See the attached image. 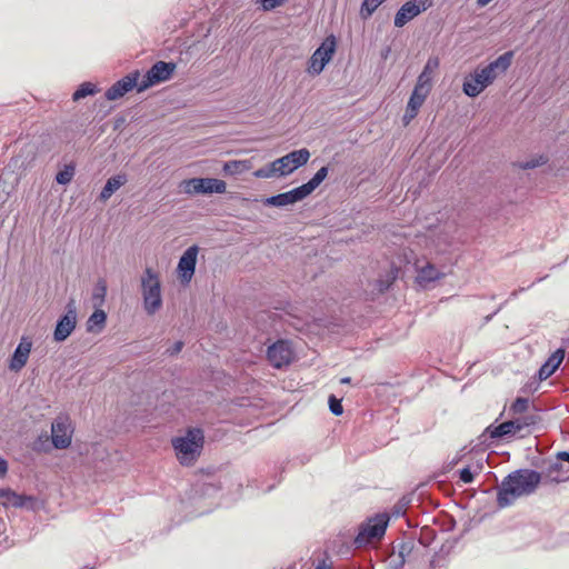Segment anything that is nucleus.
Returning a JSON list of instances; mask_svg holds the SVG:
<instances>
[{
    "instance_id": "28",
    "label": "nucleus",
    "mask_w": 569,
    "mask_h": 569,
    "mask_svg": "<svg viewBox=\"0 0 569 569\" xmlns=\"http://www.w3.org/2000/svg\"><path fill=\"white\" fill-rule=\"evenodd\" d=\"M482 470V463L477 462L473 466H467L459 471V478L465 483L473 481L475 475H479Z\"/></svg>"
},
{
    "instance_id": "1",
    "label": "nucleus",
    "mask_w": 569,
    "mask_h": 569,
    "mask_svg": "<svg viewBox=\"0 0 569 569\" xmlns=\"http://www.w3.org/2000/svg\"><path fill=\"white\" fill-rule=\"evenodd\" d=\"M541 475L532 469H518L509 473L498 488L497 502L501 508L513 503L517 498L529 496L536 491Z\"/></svg>"
},
{
    "instance_id": "3",
    "label": "nucleus",
    "mask_w": 569,
    "mask_h": 569,
    "mask_svg": "<svg viewBox=\"0 0 569 569\" xmlns=\"http://www.w3.org/2000/svg\"><path fill=\"white\" fill-rule=\"evenodd\" d=\"M204 437L199 428L189 429L182 437L172 439L177 459L182 466H193L201 455Z\"/></svg>"
},
{
    "instance_id": "13",
    "label": "nucleus",
    "mask_w": 569,
    "mask_h": 569,
    "mask_svg": "<svg viewBox=\"0 0 569 569\" xmlns=\"http://www.w3.org/2000/svg\"><path fill=\"white\" fill-rule=\"evenodd\" d=\"M72 430L68 418H58L51 426L52 445L57 449H66L71 445Z\"/></svg>"
},
{
    "instance_id": "41",
    "label": "nucleus",
    "mask_w": 569,
    "mask_h": 569,
    "mask_svg": "<svg viewBox=\"0 0 569 569\" xmlns=\"http://www.w3.org/2000/svg\"><path fill=\"white\" fill-rule=\"evenodd\" d=\"M8 472V462L0 457V478H3Z\"/></svg>"
},
{
    "instance_id": "15",
    "label": "nucleus",
    "mask_w": 569,
    "mask_h": 569,
    "mask_svg": "<svg viewBox=\"0 0 569 569\" xmlns=\"http://www.w3.org/2000/svg\"><path fill=\"white\" fill-rule=\"evenodd\" d=\"M199 248L194 244L189 247L180 257L178 262V273L181 282L189 283L194 274L197 256Z\"/></svg>"
},
{
    "instance_id": "26",
    "label": "nucleus",
    "mask_w": 569,
    "mask_h": 569,
    "mask_svg": "<svg viewBox=\"0 0 569 569\" xmlns=\"http://www.w3.org/2000/svg\"><path fill=\"white\" fill-rule=\"evenodd\" d=\"M24 497L17 495L10 489H0V505L22 507L24 505Z\"/></svg>"
},
{
    "instance_id": "11",
    "label": "nucleus",
    "mask_w": 569,
    "mask_h": 569,
    "mask_svg": "<svg viewBox=\"0 0 569 569\" xmlns=\"http://www.w3.org/2000/svg\"><path fill=\"white\" fill-rule=\"evenodd\" d=\"M66 309L67 312L59 318L53 331V339L57 342L64 341L72 333L77 325V309L74 300H70L67 303Z\"/></svg>"
},
{
    "instance_id": "27",
    "label": "nucleus",
    "mask_w": 569,
    "mask_h": 569,
    "mask_svg": "<svg viewBox=\"0 0 569 569\" xmlns=\"http://www.w3.org/2000/svg\"><path fill=\"white\" fill-rule=\"evenodd\" d=\"M107 295V282L103 279H99L94 284L91 300L94 308H100L104 303Z\"/></svg>"
},
{
    "instance_id": "19",
    "label": "nucleus",
    "mask_w": 569,
    "mask_h": 569,
    "mask_svg": "<svg viewBox=\"0 0 569 569\" xmlns=\"http://www.w3.org/2000/svg\"><path fill=\"white\" fill-rule=\"evenodd\" d=\"M565 358V351L562 349L556 350L548 360L540 367L538 375L540 380L549 378L560 366Z\"/></svg>"
},
{
    "instance_id": "49",
    "label": "nucleus",
    "mask_w": 569,
    "mask_h": 569,
    "mask_svg": "<svg viewBox=\"0 0 569 569\" xmlns=\"http://www.w3.org/2000/svg\"><path fill=\"white\" fill-rule=\"evenodd\" d=\"M492 317H493V315L488 316V317L486 318V320H487V321H489Z\"/></svg>"
},
{
    "instance_id": "25",
    "label": "nucleus",
    "mask_w": 569,
    "mask_h": 569,
    "mask_svg": "<svg viewBox=\"0 0 569 569\" xmlns=\"http://www.w3.org/2000/svg\"><path fill=\"white\" fill-rule=\"evenodd\" d=\"M328 167H321L315 176L307 182L301 186L302 190L307 194V197L315 191L321 182L327 178L328 176Z\"/></svg>"
},
{
    "instance_id": "24",
    "label": "nucleus",
    "mask_w": 569,
    "mask_h": 569,
    "mask_svg": "<svg viewBox=\"0 0 569 569\" xmlns=\"http://www.w3.org/2000/svg\"><path fill=\"white\" fill-rule=\"evenodd\" d=\"M429 92L430 91L422 89L421 86H415L413 91L409 98L407 109L418 114L419 109L423 104Z\"/></svg>"
},
{
    "instance_id": "12",
    "label": "nucleus",
    "mask_w": 569,
    "mask_h": 569,
    "mask_svg": "<svg viewBox=\"0 0 569 569\" xmlns=\"http://www.w3.org/2000/svg\"><path fill=\"white\" fill-rule=\"evenodd\" d=\"M140 72L138 70L130 72L117 82H114L104 93L106 99L113 101L123 97L127 92L133 88H139Z\"/></svg>"
},
{
    "instance_id": "37",
    "label": "nucleus",
    "mask_w": 569,
    "mask_h": 569,
    "mask_svg": "<svg viewBox=\"0 0 569 569\" xmlns=\"http://www.w3.org/2000/svg\"><path fill=\"white\" fill-rule=\"evenodd\" d=\"M253 176L256 178H262V179L272 178L271 171H269L268 166L261 167L258 170H256L253 172Z\"/></svg>"
},
{
    "instance_id": "4",
    "label": "nucleus",
    "mask_w": 569,
    "mask_h": 569,
    "mask_svg": "<svg viewBox=\"0 0 569 569\" xmlns=\"http://www.w3.org/2000/svg\"><path fill=\"white\" fill-rule=\"evenodd\" d=\"M141 295L143 309L152 316L162 308L161 281L159 273L147 267L141 277Z\"/></svg>"
},
{
    "instance_id": "35",
    "label": "nucleus",
    "mask_w": 569,
    "mask_h": 569,
    "mask_svg": "<svg viewBox=\"0 0 569 569\" xmlns=\"http://www.w3.org/2000/svg\"><path fill=\"white\" fill-rule=\"evenodd\" d=\"M329 409L335 416H340L343 412V408L341 405V400L337 399L335 396L329 397Z\"/></svg>"
},
{
    "instance_id": "21",
    "label": "nucleus",
    "mask_w": 569,
    "mask_h": 569,
    "mask_svg": "<svg viewBox=\"0 0 569 569\" xmlns=\"http://www.w3.org/2000/svg\"><path fill=\"white\" fill-rule=\"evenodd\" d=\"M127 181H128V179L124 173L116 174V176L109 178L100 192L99 199L103 202L107 201Z\"/></svg>"
},
{
    "instance_id": "6",
    "label": "nucleus",
    "mask_w": 569,
    "mask_h": 569,
    "mask_svg": "<svg viewBox=\"0 0 569 569\" xmlns=\"http://www.w3.org/2000/svg\"><path fill=\"white\" fill-rule=\"evenodd\" d=\"M336 48L337 41L335 36H328L310 57L307 71L312 76L320 74L326 64L331 60Z\"/></svg>"
},
{
    "instance_id": "16",
    "label": "nucleus",
    "mask_w": 569,
    "mask_h": 569,
    "mask_svg": "<svg viewBox=\"0 0 569 569\" xmlns=\"http://www.w3.org/2000/svg\"><path fill=\"white\" fill-rule=\"evenodd\" d=\"M31 349L32 340L29 337L23 336L10 358L9 369L14 372L22 370L28 362Z\"/></svg>"
},
{
    "instance_id": "30",
    "label": "nucleus",
    "mask_w": 569,
    "mask_h": 569,
    "mask_svg": "<svg viewBox=\"0 0 569 569\" xmlns=\"http://www.w3.org/2000/svg\"><path fill=\"white\" fill-rule=\"evenodd\" d=\"M248 169L247 161L232 160L228 161L223 166V171L227 174H238Z\"/></svg>"
},
{
    "instance_id": "42",
    "label": "nucleus",
    "mask_w": 569,
    "mask_h": 569,
    "mask_svg": "<svg viewBox=\"0 0 569 569\" xmlns=\"http://www.w3.org/2000/svg\"><path fill=\"white\" fill-rule=\"evenodd\" d=\"M557 459H558V460H561V461H567V462H569V452H567V451H559V452L557 453Z\"/></svg>"
},
{
    "instance_id": "34",
    "label": "nucleus",
    "mask_w": 569,
    "mask_h": 569,
    "mask_svg": "<svg viewBox=\"0 0 569 569\" xmlns=\"http://www.w3.org/2000/svg\"><path fill=\"white\" fill-rule=\"evenodd\" d=\"M517 421H519L522 430L523 428L537 425L540 421V417L538 413H529L527 416L517 418Z\"/></svg>"
},
{
    "instance_id": "10",
    "label": "nucleus",
    "mask_w": 569,
    "mask_h": 569,
    "mask_svg": "<svg viewBox=\"0 0 569 569\" xmlns=\"http://www.w3.org/2000/svg\"><path fill=\"white\" fill-rule=\"evenodd\" d=\"M267 358L270 365L276 369L287 367L293 359V350L287 340H278L267 350Z\"/></svg>"
},
{
    "instance_id": "7",
    "label": "nucleus",
    "mask_w": 569,
    "mask_h": 569,
    "mask_svg": "<svg viewBox=\"0 0 569 569\" xmlns=\"http://www.w3.org/2000/svg\"><path fill=\"white\" fill-rule=\"evenodd\" d=\"M180 187L187 194L223 193L227 189L226 182L216 178L187 179L180 183Z\"/></svg>"
},
{
    "instance_id": "31",
    "label": "nucleus",
    "mask_w": 569,
    "mask_h": 569,
    "mask_svg": "<svg viewBox=\"0 0 569 569\" xmlns=\"http://www.w3.org/2000/svg\"><path fill=\"white\" fill-rule=\"evenodd\" d=\"M386 0H363L360 9V14L363 19L369 18L375 10Z\"/></svg>"
},
{
    "instance_id": "40",
    "label": "nucleus",
    "mask_w": 569,
    "mask_h": 569,
    "mask_svg": "<svg viewBox=\"0 0 569 569\" xmlns=\"http://www.w3.org/2000/svg\"><path fill=\"white\" fill-rule=\"evenodd\" d=\"M416 117H417L416 112L410 111L406 108V112L402 118L403 124L405 126L409 124Z\"/></svg>"
},
{
    "instance_id": "22",
    "label": "nucleus",
    "mask_w": 569,
    "mask_h": 569,
    "mask_svg": "<svg viewBox=\"0 0 569 569\" xmlns=\"http://www.w3.org/2000/svg\"><path fill=\"white\" fill-rule=\"evenodd\" d=\"M107 313L100 309L96 308L93 313L87 320V331L88 332H101L106 326Z\"/></svg>"
},
{
    "instance_id": "17",
    "label": "nucleus",
    "mask_w": 569,
    "mask_h": 569,
    "mask_svg": "<svg viewBox=\"0 0 569 569\" xmlns=\"http://www.w3.org/2000/svg\"><path fill=\"white\" fill-rule=\"evenodd\" d=\"M306 197H307V194L305 193V191L302 190V188L300 186L290 191L266 198L263 200V203L266 206H272V207H284V206L293 204L298 201H301Z\"/></svg>"
},
{
    "instance_id": "9",
    "label": "nucleus",
    "mask_w": 569,
    "mask_h": 569,
    "mask_svg": "<svg viewBox=\"0 0 569 569\" xmlns=\"http://www.w3.org/2000/svg\"><path fill=\"white\" fill-rule=\"evenodd\" d=\"M432 6V0H410L403 3L395 16L393 23L402 28L409 21L418 17Z\"/></svg>"
},
{
    "instance_id": "20",
    "label": "nucleus",
    "mask_w": 569,
    "mask_h": 569,
    "mask_svg": "<svg viewBox=\"0 0 569 569\" xmlns=\"http://www.w3.org/2000/svg\"><path fill=\"white\" fill-rule=\"evenodd\" d=\"M438 67L439 59L437 57L429 58L423 67L422 72L419 74L417 79L416 86H421L422 89L430 91L432 73L438 69Z\"/></svg>"
},
{
    "instance_id": "44",
    "label": "nucleus",
    "mask_w": 569,
    "mask_h": 569,
    "mask_svg": "<svg viewBox=\"0 0 569 569\" xmlns=\"http://www.w3.org/2000/svg\"><path fill=\"white\" fill-rule=\"evenodd\" d=\"M537 164L533 162H527L523 168H535Z\"/></svg>"
},
{
    "instance_id": "48",
    "label": "nucleus",
    "mask_w": 569,
    "mask_h": 569,
    "mask_svg": "<svg viewBox=\"0 0 569 569\" xmlns=\"http://www.w3.org/2000/svg\"><path fill=\"white\" fill-rule=\"evenodd\" d=\"M517 295H518V291H513V292L511 293V297H513V298H515V297H517Z\"/></svg>"
},
{
    "instance_id": "43",
    "label": "nucleus",
    "mask_w": 569,
    "mask_h": 569,
    "mask_svg": "<svg viewBox=\"0 0 569 569\" xmlns=\"http://www.w3.org/2000/svg\"><path fill=\"white\" fill-rule=\"evenodd\" d=\"M491 0H477V3L480 6V7H483L486 4H488Z\"/></svg>"
},
{
    "instance_id": "14",
    "label": "nucleus",
    "mask_w": 569,
    "mask_h": 569,
    "mask_svg": "<svg viewBox=\"0 0 569 569\" xmlns=\"http://www.w3.org/2000/svg\"><path fill=\"white\" fill-rule=\"evenodd\" d=\"M309 158V150L302 148L299 150L291 151L288 154L277 159V163L280 164L279 168H281V174L288 176L299 167L306 164Z\"/></svg>"
},
{
    "instance_id": "8",
    "label": "nucleus",
    "mask_w": 569,
    "mask_h": 569,
    "mask_svg": "<svg viewBox=\"0 0 569 569\" xmlns=\"http://www.w3.org/2000/svg\"><path fill=\"white\" fill-rule=\"evenodd\" d=\"M174 62L157 61L142 77L139 82L138 92H142L148 88L169 80L176 71Z\"/></svg>"
},
{
    "instance_id": "39",
    "label": "nucleus",
    "mask_w": 569,
    "mask_h": 569,
    "mask_svg": "<svg viewBox=\"0 0 569 569\" xmlns=\"http://www.w3.org/2000/svg\"><path fill=\"white\" fill-rule=\"evenodd\" d=\"M183 348V342L182 341H177L172 345V347H170L168 350H167V353H169L170 356H174V355H178Z\"/></svg>"
},
{
    "instance_id": "2",
    "label": "nucleus",
    "mask_w": 569,
    "mask_h": 569,
    "mask_svg": "<svg viewBox=\"0 0 569 569\" xmlns=\"http://www.w3.org/2000/svg\"><path fill=\"white\" fill-rule=\"evenodd\" d=\"M512 51L505 52L496 60L481 69H476L465 78L462 91L466 96L475 98L490 86L500 73H505L511 64Z\"/></svg>"
},
{
    "instance_id": "46",
    "label": "nucleus",
    "mask_w": 569,
    "mask_h": 569,
    "mask_svg": "<svg viewBox=\"0 0 569 569\" xmlns=\"http://www.w3.org/2000/svg\"><path fill=\"white\" fill-rule=\"evenodd\" d=\"M316 569H328V568L326 567L325 561H322L321 563H319V565L316 567Z\"/></svg>"
},
{
    "instance_id": "5",
    "label": "nucleus",
    "mask_w": 569,
    "mask_h": 569,
    "mask_svg": "<svg viewBox=\"0 0 569 569\" xmlns=\"http://www.w3.org/2000/svg\"><path fill=\"white\" fill-rule=\"evenodd\" d=\"M389 520L390 518L388 513H378L368 519L367 522L359 527V532L355 538V545L357 547H362L373 540H380L386 533Z\"/></svg>"
},
{
    "instance_id": "36",
    "label": "nucleus",
    "mask_w": 569,
    "mask_h": 569,
    "mask_svg": "<svg viewBox=\"0 0 569 569\" xmlns=\"http://www.w3.org/2000/svg\"><path fill=\"white\" fill-rule=\"evenodd\" d=\"M286 0H260V4L263 11H271L284 3Z\"/></svg>"
},
{
    "instance_id": "47",
    "label": "nucleus",
    "mask_w": 569,
    "mask_h": 569,
    "mask_svg": "<svg viewBox=\"0 0 569 569\" xmlns=\"http://www.w3.org/2000/svg\"><path fill=\"white\" fill-rule=\"evenodd\" d=\"M406 549H407V548H406V546H405V545H402V546H401V550L399 551V555H400V557H401V558H403V555H405V550H406Z\"/></svg>"
},
{
    "instance_id": "33",
    "label": "nucleus",
    "mask_w": 569,
    "mask_h": 569,
    "mask_svg": "<svg viewBox=\"0 0 569 569\" xmlns=\"http://www.w3.org/2000/svg\"><path fill=\"white\" fill-rule=\"evenodd\" d=\"M529 408V399L528 398H517L510 407V411L513 415H521L526 412Z\"/></svg>"
},
{
    "instance_id": "29",
    "label": "nucleus",
    "mask_w": 569,
    "mask_h": 569,
    "mask_svg": "<svg viewBox=\"0 0 569 569\" xmlns=\"http://www.w3.org/2000/svg\"><path fill=\"white\" fill-rule=\"evenodd\" d=\"M98 91V88L92 82H83L80 84V87L73 92L72 99L74 101H79L87 96L94 94Z\"/></svg>"
},
{
    "instance_id": "23",
    "label": "nucleus",
    "mask_w": 569,
    "mask_h": 569,
    "mask_svg": "<svg viewBox=\"0 0 569 569\" xmlns=\"http://www.w3.org/2000/svg\"><path fill=\"white\" fill-rule=\"evenodd\" d=\"M443 277V273L439 271L432 263H427L418 270L417 281L420 284L433 282Z\"/></svg>"
},
{
    "instance_id": "18",
    "label": "nucleus",
    "mask_w": 569,
    "mask_h": 569,
    "mask_svg": "<svg viewBox=\"0 0 569 569\" xmlns=\"http://www.w3.org/2000/svg\"><path fill=\"white\" fill-rule=\"evenodd\" d=\"M521 431V426L517 418L502 422L499 426H489L486 432L490 433L491 438H502L505 436H516Z\"/></svg>"
},
{
    "instance_id": "45",
    "label": "nucleus",
    "mask_w": 569,
    "mask_h": 569,
    "mask_svg": "<svg viewBox=\"0 0 569 569\" xmlns=\"http://www.w3.org/2000/svg\"><path fill=\"white\" fill-rule=\"evenodd\" d=\"M351 379L349 377H345L340 380L341 383H350Z\"/></svg>"
},
{
    "instance_id": "38",
    "label": "nucleus",
    "mask_w": 569,
    "mask_h": 569,
    "mask_svg": "<svg viewBox=\"0 0 569 569\" xmlns=\"http://www.w3.org/2000/svg\"><path fill=\"white\" fill-rule=\"evenodd\" d=\"M269 171H271V177H283L284 174H281V168H279V163H277V160L272 161L271 163L267 164Z\"/></svg>"
},
{
    "instance_id": "32",
    "label": "nucleus",
    "mask_w": 569,
    "mask_h": 569,
    "mask_svg": "<svg viewBox=\"0 0 569 569\" xmlns=\"http://www.w3.org/2000/svg\"><path fill=\"white\" fill-rule=\"evenodd\" d=\"M74 176V167L66 166L63 170L59 171L56 176V181L59 184H68Z\"/></svg>"
}]
</instances>
